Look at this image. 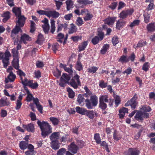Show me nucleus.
<instances>
[{
	"label": "nucleus",
	"instance_id": "5",
	"mask_svg": "<svg viewBox=\"0 0 155 155\" xmlns=\"http://www.w3.org/2000/svg\"><path fill=\"white\" fill-rule=\"evenodd\" d=\"M79 78V76L76 74L71 81L70 84L74 89L77 88L78 86L81 85Z\"/></svg>",
	"mask_w": 155,
	"mask_h": 155
},
{
	"label": "nucleus",
	"instance_id": "28",
	"mask_svg": "<svg viewBox=\"0 0 155 155\" xmlns=\"http://www.w3.org/2000/svg\"><path fill=\"white\" fill-rule=\"evenodd\" d=\"M147 30L149 31L153 32L155 30L154 23H151L148 24L147 27Z\"/></svg>",
	"mask_w": 155,
	"mask_h": 155
},
{
	"label": "nucleus",
	"instance_id": "2",
	"mask_svg": "<svg viewBox=\"0 0 155 155\" xmlns=\"http://www.w3.org/2000/svg\"><path fill=\"white\" fill-rule=\"evenodd\" d=\"M108 95H103L101 96L99 98V107L103 110L105 109L107 105L104 102H109V105L110 106H112L113 103V100L111 99H109Z\"/></svg>",
	"mask_w": 155,
	"mask_h": 155
},
{
	"label": "nucleus",
	"instance_id": "11",
	"mask_svg": "<svg viewBox=\"0 0 155 155\" xmlns=\"http://www.w3.org/2000/svg\"><path fill=\"white\" fill-rule=\"evenodd\" d=\"M16 78L15 75L12 71H11L10 72L7 77L5 78V82L6 83L8 82H13L14 81Z\"/></svg>",
	"mask_w": 155,
	"mask_h": 155
},
{
	"label": "nucleus",
	"instance_id": "29",
	"mask_svg": "<svg viewBox=\"0 0 155 155\" xmlns=\"http://www.w3.org/2000/svg\"><path fill=\"white\" fill-rule=\"evenodd\" d=\"M77 30V28L76 26L73 24H72L71 25L70 28L69 29L68 33L69 34H71L75 32Z\"/></svg>",
	"mask_w": 155,
	"mask_h": 155
},
{
	"label": "nucleus",
	"instance_id": "59",
	"mask_svg": "<svg viewBox=\"0 0 155 155\" xmlns=\"http://www.w3.org/2000/svg\"><path fill=\"white\" fill-rule=\"evenodd\" d=\"M146 41H140L138 43L137 45V46H136L135 48H136L137 47H142V46H143L146 45ZM135 48V47H134Z\"/></svg>",
	"mask_w": 155,
	"mask_h": 155
},
{
	"label": "nucleus",
	"instance_id": "40",
	"mask_svg": "<svg viewBox=\"0 0 155 155\" xmlns=\"http://www.w3.org/2000/svg\"><path fill=\"white\" fill-rule=\"evenodd\" d=\"M42 26L45 33L46 34H48V33L50 28L49 25H42Z\"/></svg>",
	"mask_w": 155,
	"mask_h": 155
},
{
	"label": "nucleus",
	"instance_id": "13",
	"mask_svg": "<svg viewBox=\"0 0 155 155\" xmlns=\"http://www.w3.org/2000/svg\"><path fill=\"white\" fill-rule=\"evenodd\" d=\"M126 23V21L123 19H120L117 21L116 25V28L118 30H120L122 28Z\"/></svg>",
	"mask_w": 155,
	"mask_h": 155
},
{
	"label": "nucleus",
	"instance_id": "6",
	"mask_svg": "<svg viewBox=\"0 0 155 155\" xmlns=\"http://www.w3.org/2000/svg\"><path fill=\"white\" fill-rule=\"evenodd\" d=\"M104 36V34L102 31H98L97 35L95 36L91 40V42L94 45H96L100 41L103 39Z\"/></svg>",
	"mask_w": 155,
	"mask_h": 155
},
{
	"label": "nucleus",
	"instance_id": "54",
	"mask_svg": "<svg viewBox=\"0 0 155 155\" xmlns=\"http://www.w3.org/2000/svg\"><path fill=\"white\" fill-rule=\"evenodd\" d=\"M55 2L56 9L57 10L60 9L61 6L62 5L63 3L61 2L58 1L57 0H55Z\"/></svg>",
	"mask_w": 155,
	"mask_h": 155
},
{
	"label": "nucleus",
	"instance_id": "56",
	"mask_svg": "<svg viewBox=\"0 0 155 155\" xmlns=\"http://www.w3.org/2000/svg\"><path fill=\"white\" fill-rule=\"evenodd\" d=\"M112 42L113 45L115 46L119 42L118 38L116 36L113 37L112 39Z\"/></svg>",
	"mask_w": 155,
	"mask_h": 155
},
{
	"label": "nucleus",
	"instance_id": "51",
	"mask_svg": "<svg viewBox=\"0 0 155 155\" xmlns=\"http://www.w3.org/2000/svg\"><path fill=\"white\" fill-rule=\"evenodd\" d=\"M141 109L144 112H149L151 110V109L149 106L146 105L143 106Z\"/></svg>",
	"mask_w": 155,
	"mask_h": 155
},
{
	"label": "nucleus",
	"instance_id": "18",
	"mask_svg": "<svg viewBox=\"0 0 155 155\" xmlns=\"http://www.w3.org/2000/svg\"><path fill=\"white\" fill-rule=\"evenodd\" d=\"M116 18L115 17H108L105 20V24L109 26L112 25L114 24Z\"/></svg>",
	"mask_w": 155,
	"mask_h": 155
},
{
	"label": "nucleus",
	"instance_id": "49",
	"mask_svg": "<svg viewBox=\"0 0 155 155\" xmlns=\"http://www.w3.org/2000/svg\"><path fill=\"white\" fill-rule=\"evenodd\" d=\"M143 16L144 17V21L145 23H147L149 22L150 16L149 14L147 13H145Z\"/></svg>",
	"mask_w": 155,
	"mask_h": 155
},
{
	"label": "nucleus",
	"instance_id": "38",
	"mask_svg": "<svg viewBox=\"0 0 155 155\" xmlns=\"http://www.w3.org/2000/svg\"><path fill=\"white\" fill-rule=\"evenodd\" d=\"M86 99L84 95H82L81 94H79L78 96V98L77 99V101L78 102L79 104H80L82 102H83L84 100H85Z\"/></svg>",
	"mask_w": 155,
	"mask_h": 155
},
{
	"label": "nucleus",
	"instance_id": "4",
	"mask_svg": "<svg viewBox=\"0 0 155 155\" xmlns=\"http://www.w3.org/2000/svg\"><path fill=\"white\" fill-rule=\"evenodd\" d=\"M11 56V54L10 52L7 50L4 53L2 52L0 53V60H2V61L4 68H6L8 64L9 58Z\"/></svg>",
	"mask_w": 155,
	"mask_h": 155
},
{
	"label": "nucleus",
	"instance_id": "22",
	"mask_svg": "<svg viewBox=\"0 0 155 155\" xmlns=\"http://www.w3.org/2000/svg\"><path fill=\"white\" fill-rule=\"evenodd\" d=\"M76 111L78 113L83 115L85 114L86 110L82 107H76Z\"/></svg>",
	"mask_w": 155,
	"mask_h": 155
},
{
	"label": "nucleus",
	"instance_id": "64",
	"mask_svg": "<svg viewBox=\"0 0 155 155\" xmlns=\"http://www.w3.org/2000/svg\"><path fill=\"white\" fill-rule=\"evenodd\" d=\"M83 20L82 19L78 17L76 21L77 24L78 26H81L83 24Z\"/></svg>",
	"mask_w": 155,
	"mask_h": 155
},
{
	"label": "nucleus",
	"instance_id": "37",
	"mask_svg": "<svg viewBox=\"0 0 155 155\" xmlns=\"http://www.w3.org/2000/svg\"><path fill=\"white\" fill-rule=\"evenodd\" d=\"M67 91L68 93V96L69 97L72 98H73L75 95V93L69 87L67 88Z\"/></svg>",
	"mask_w": 155,
	"mask_h": 155
},
{
	"label": "nucleus",
	"instance_id": "10",
	"mask_svg": "<svg viewBox=\"0 0 155 155\" xmlns=\"http://www.w3.org/2000/svg\"><path fill=\"white\" fill-rule=\"evenodd\" d=\"M18 20L17 21L16 24L18 25L19 26L21 27H23L25 23V20L26 18L24 15H21L18 16Z\"/></svg>",
	"mask_w": 155,
	"mask_h": 155
},
{
	"label": "nucleus",
	"instance_id": "34",
	"mask_svg": "<svg viewBox=\"0 0 155 155\" xmlns=\"http://www.w3.org/2000/svg\"><path fill=\"white\" fill-rule=\"evenodd\" d=\"M64 38V35L62 33H59L56 37L57 41L60 42V43H61L62 42V39Z\"/></svg>",
	"mask_w": 155,
	"mask_h": 155
},
{
	"label": "nucleus",
	"instance_id": "58",
	"mask_svg": "<svg viewBox=\"0 0 155 155\" xmlns=\"http://www.w3.org/2000/svg\"><path fill=\"white\" fill-rule=\"evenodd\" d=\"M101 146H103V147L105 148L107 152H109L108 145L105 141H104L102 142V143H101Z\"/></svg>",
	"mask_w": 155,
	"mask_h": 155
},
{
	"label": "nucleus",
	"instance_id": "60",
	"mask_svg": "<svg viewBox=\"0 0 155 155\" xmlns=\"http://www.w3.org/2000/svg\"><path fill=\"white\" fill-rule=\"evenodd\" d=\"M77 144L80 148H82L84 146V142L81 140H77Z\"/></svg>",
	"mask_w": 155,
	"mask_h": 155
},
{
	"label": "nucleus",
	"instance_id": "24",
	"mask_svg": "<svg viewBox=\"0 0 155 155\" xmlns=\"http://www.w3.org/2000/svg\"><path fill=\"white\" fill-rule=\"evenodd\" d=\"M12 64L15 69H18L19 67L18 58L13 59L12 62Z\"/></svg>",
	"mask_w": 155,
	"mask_h": 155
},
{
	"label": "nucleus",
	"instance_id": "21",
	"mask_svg": "<svg viewBox=\"0 0 155 155\" xmlns=\"http://www.w3.org/2000/svg\"><path fill=\"white\" fill-rule=\"evenodd\" d=\"M60 79L61 82H64L65 83H68L70 79V77L68 75L63 73Z\"/></svg>",
	"mask_w": 155,
	"mask_h": 155
},
{
	"label": "nucleus",
	"instance_id": "45",
	"mask_svg": "<svg viewBox=\"0 0 155 155\" xmlns=\"http://www.w3.org/2000/svg\"><path fill=\"white\" fill-rule=\"evenodd\" d=\"M49 119L54 125H57L59 121V120L56 117H51Z\"/></svg>",
	"mask_w": 155,
	"mask_h": 155
},
{
	"label": "nucleus",
	"instance_id": "63",
	"mask_svg": "<svg viewBox=\"0 0 155 155\" xmlns=\"http://www.w3.org/2000/svg\"><path fill=\"white\" fill-rule=\"evenodd\" d=\"M27 94L28 95L26 97V101H30L32 100H33V99L34 98L33 97L31 94H30V93Z\"/></svg>",
	"mask_w": 155,
	"mask_h": 155
},
{
	"label": "nucleus",
	"instance_id": "17",
	"mask_svg": "<svg viewBox=\"0 0 155 155\" xmlns=\"http://www.w3.org/2000/svg\"><path fill=\"white\" fill-rule=\"evenodd\" d=\"M21 28V27L16 24L15 28L13 29L12 32L11 37H12L13 39L14 38V36L16 35V34H17L20 31H21V32L22 31Z\"/></svg>",
	"mask_w": 155,
	"mask_h": 155
},
{
	"label": "nucleus",
	"instance_id": "50",
	"mask_svg": "<svg viewBox=\"0 0 155 155\" xmlns=\"http://www.w3.org/2000/svg\"><path fill=\"white\" fill-rule=\"evenodd\" d=\"M12 53L13 56V59L18 58V51H17L15 48H13L12 51Z\"/></svg>",
	"mask_w": 155,
	"mask_h": 155
},
{
	"label": "nucleus",
	"instance_id": "14",
	"mask_svg": "<svg viewBox=\"0 0 155 155\" xmlns=\"http://www.w3.org/2000/svg\"><path fill=\"white\" fill-rule=\"evenodd\" d=\"M59 133L55 132L53 133L50 136V137L51 142H58L59 138Z\"/></svg>",
	"mask_w": 155,
	"mask_h": 155
},
{
	"label": "nucleus",
	"instance_id": "53",
	"mask_svg": "<svg viewBox=\"0 0 155 155\" xmlns=\"http://www.w3.org/2000/svg\"><path fill=\"white\" fill-rule=\"evenodd\" d=\"M149 67V62H146L143 64L142 68L143 70L147 71L148 70Z\"/></svg>",
	"mask_w": 155,
	"mask_h": 155
},
{
	"label": "nucleus",
	"instance_id": "32",
	"mask_svg": "<svg viewBox=\"0 0 155 155\" xmlns=\"http://www.w3.org/2000/svg\"><path fill=\"white\" fill-rule=\"evenodd\" d=\"M20 148L22 150H24L27 148L28 146V142L25 141H21L19 145Z\"/></svg>",
	"mask_w": 155,
	"mask_h": 155
},
{
	"label": "nucleus",
	"instance_id": "39",
	"mask_svg": "<svg viewBox=\"0 0 155 155\" xmlns=\"http://www.w3.org/2000/svg\"><path fill=\"white\" fill-rule=\"evenodd\" d=\"M76 68L79 71H80L83 69V66L80 60H78L76 63Z\"/></svg>",
	"mask_w": 155,
	"mask_h": 155
},
{
	"label": "nucleus",
	"instance_id": "27",
	"mask_svg": "<svg viewBox=\"0 0 155 155\" xmlns=\"http://www.w3.org/2000/svg\"><path fill=\"white\" fill-rule=\"evenodd\" d=\"M13 12L15 13L17 17L21 15V12L20 8H14L12 10Z\"/></svg>",
	"mask_w": 155,
	"mask_h": 155
},
{
	"label": "nucleus",
	"instance_id": "35",
	"mask_svg": "<svg viewBox=\"0 0 155 155\" xmlns=\"http://www.w3.org/2000/svg\"><path fill=\"white\" fill-rule=\"evenodd\" d=\"M51 148L54 150H57L59 147L58 142H51Z\"/></svg>",
	"mask_w": 155,
	"mask_h": 155
},
{
	"label": "nucleus",
	"instance_id": "57",
	"mask_svg": "<svg viewBox=\"0 0 155 155\" xmlns=\"http://www.w3.org/2000/svg\"><path fill=\"white\" fill-rule=\"evenodd\" d=\"M127 15L125 11H123L120 14L119 17L122 19H124L127 17Z\"/></svg>",
	"mask_w": 155,
	"mask_h": 155
},
{
	"label": "nucleus",
	"instance_id": "16",
	"mask_svg": "<svg viewBox=\"0 0 155 155\" xmlns=\"http://www.w3.org/2000/svg\"><path fill=\"white\" fill-rule=\"evenodd\" d=\"M118 114L120 119H123L124 117L125 114L128 113V109L127 108L123 107L119 110Z\"/></svg>",
	"mask_w": 155,
	"mask_h": 155
},
{
	"label": "nucleus",
	"instance_id": "36",
	"mask_svg": "<svg viewBox=\"0 0 155 155\" xmlns=\"http://www.w3.org/2000/svg\"><path fill=\"white\" fill-rule=\"evenodd\" d=\"M113 97L115 99V104L117 106L120 102V99L119 96L114 94Z\"/></svg>",
	"mask_w": 155,
	"mask_h": 155
},
{
	"label": "nucleus",
	"instance_id": "7",
	"mask_svg": "<svg viewBox=\"0 0 155 155\" xmlns=\"http://www.w3.org/2000/svg\"><path fill=\"white\" fill-rule=\"evenodd\" d=\"M137 97L136 94H135L133 97L130 100L128 101L127 103L125 104V106L127 107L130 106L133 109H134L137 105L138 102L137 101Z\"/></svg>",
	"mask_w": 155,
	"mask_h": 155
},
{
	"label": "nucleus",
	"instance_id": "25",
	"mask_svg": "<svg viewBox=\"0 0 155 155\" xmlns=\"http://www.w3.org/2000/svg\"><path fill=\"white\" fill-rule=\"evenodd\" d=\"M65 2L67 5V9L68 11H69L73 7L74 3L71 0H67Z\"/></svg>",
	"mask_w": 155,
	"mask_h": 155
},
{
	"label": "nucleus",
	"instance_id": "55",
	"mask_svg": "<svg viewBox=\"0 0 155 155\" xmlns=\"http://www.w3.org/2000/svg\"><path fill=\"white\" fill-rule=\"evenodd\" d=\"M140 20H135L133 22L131 23L130 26V27H132L136 25H137L139 24Z\"/></svg>",
	"mask_w": 155,
	"mask_h": 155
},
{
	"label": "nucleus",
	"instance_id": "41",
	"mask_svg": "<svg viewBox=\"0 0 155 155\" xmlns=\"http://www.w3.org/2000/svg\"><path fill=\"white\" fill-rule=\"evenodd\" d=\"M129 61V59L125 55L121 56L120 58L119 59L118 61L122 63L124 62H127Z\"/></svg>",
	"mask_w": 155,
	"mask_h": 155
},
{
	"label": "nucleus",
	"instance_id": "43",
	"mask_svg": "<svg viewBox=\"0 0 155 155\" xmlns=\"http://www.w3.org/2000/svg\"><path fill=\"white\" fill-rule=\"evenodd\" d=\"M98 68L96 67H91L87 69V72L89 73H95L97 70Z\"/></svg>",
	"mask_w": 155,
	"mask_h": 155
},
{
	"label": "nucleus",
	"instance_id": "12",
	"mask_svg": "<svg viewBox=\"0 0 155 155\" xmlns=\"http://www.w3.org/2000/svg\"><path fill=\"white\" fill-rule=\"evenodd\" d=\"M47 16L50 18L52 17L53 18H58L60 15L59 13L55 10L48 11Z\"/></svg>",
	"mask_w": 155,
	"mask_h": 155
},
{
	"label": "nucleus",
	"instance_id": "30",
	"mask_svg": "<svg viewBox=\"0 0 155 155\" xmlns=\"http://www.w3.org/2000/svg\"><path fill=\"white\" fill-rule=\"evenodd\" d=\"M95 113L93 110H86L85 114L88 117L92 119L94 117V115Z\"/></svg>",
	"mask_w": 155,
	"mask_h": 155
},
{
	"label": "nucleus",
	"instance_id": "62",
	"mask_svg": "<svg viewBox=\"0 0 155 155\" xmlns=\"http://www.w3.org/2000/svg\"><path fill=\"white\" fill-rule=\"evenodd\" d=\"M92 17L93 15L92 14L88 13L84 18V20L85 21L90 20Z\"/></svg>",
	"mask_w": 155,
	"mask_h": 155
},
{
	"label": "nucleus",
	"instance_id": "47",
	"mask_svg": "<svg viewBox=\"0 0 155 155\" xmlns=\"http://www.w3.org/2000/svg\"><path fill=\"white\" fill-rule=\"evenodd\" d=\"M44 40V38L43 35L41 34H39L38 36V40L37 42L38 44H40L42 41Z\"/></svg>",
	"mask_w": 155,
	"mask_h": 155
},
{
	"label": "nucleus",
	"instance_id": "31",
	"mask_svg": "<svg viewBox=\"0 0 155 155\" xmlns=\"http://www.w3.org/2000/svg\"><path fill=\"white\" fill-rule=\"evenodd\" d=\"M10 12H6L2 15V16L4 18L3 19V21L4 22H5L10 18Z\"/></svg>",
	"mask_w": 155,
	"mask_h": 155
},
{
	"label": "nucleus",
	"instance_id": "23",
	"mask_svg": "<svg viewBox=\"0 0 155 155\" xmlns=\"http://www.w3.org/2000/svg\"><path fill=\"white\" fill-rule=\"evenodd\" d=\"M87 41H84L82 43L78 46V50L79 51L84 50L87 45L88 43Z\"/></svg>",
	"mask_w": 155,
	"mask_h": 155
},
{
	"label": "nucleus",
	"instance_id": "48",
	"mask_svg": "<svg viewBox=\"0 0 155 155\" xmlns=\"http://www.w3.org/2000/svg\"><path fill=\"white\" fill-rule=\"evenodd\" d=\"M94 139L96 140L97 143H100L101 142V139L99 134H96L94 135Z\"/></svg>",
	"mask_w": 155,
	"mask_h": 155
},
{
	"label": "nucleus",
	"instance_id": "20",
	"mask_svg": "<svg viewBox=\"0 0 155 155\" xmlns=\"http://www.w3.org/2000/svg\"><path fill=\"white\" fill-rule=\"evenodd\" d=\"M31 37L28 35L24 34L21 36L20 42H23L25 44L26 41H30L31 40Z\"/></svg>",
	"mask_w": 155,
	"mask_h": 155
},
{
	"label": "nucleus",
	"instance_id": "15",
	"mask_svg": "<svg viewBox=\"0 0 155 155\" xmlns=\"http://www.w3.org/2000/svg\"><path fill=\"white\" fill-rule=\"evenodd\" d=\"M33 101L34 104L36 105L38 110L40 112V113H42L43 107L40 104L38 99L37 98H34L33 99Z\"/></svg>",
	"mask_w": 155,
	"mask_h": 155
},
{
	"label": "nucleus",
	"instance_id": "1",
	"mask_svg": "<svg viewBox=\"0 0 155 155\" xmlns=\"http://www.w3.org/2000/svg\"><path fill=\"white\" fill-rule=\"evenodd\" d=\"M37 124L41 131L42 137H45L49 134L52 132V128L48 123L44 121L41 122L38 120L37 121Z\"/></svg>",
	"mask_w": 155,
	"mask_h": 155
},
{
	"label": "nucleus",
	"instance_id": "19",
	"mask_svg": "<svg viewBox=\"0 0 155 155\" xmlns=\"http://www.w3.org/2000/svg\"><path fill=\"white\" fill-rule=\"evenodd\" d=\"M23 127L28 132H33L34 131V127L32 124L30 123L27 125H23Z\"/></svg>",
	"mask_w": 155,
	"mask_h": 155
},
{
	"label": "nucleus",
	"instance_id": "26",
	"mask_svg": "<svg viewBox=\"0 0 155 155\" xmlns=\"http://www.w3.org/2000/svg\"><path fill=\"white\" fill-rule=\"evenodd\" d=\"M78 149V147L76 145L73 143L71 144L70 150L72 153H76Z\"/></svg>",
	"mask_w": 155,
	"mask_h": 155
},
{
	"label": "nucleus",
	"instance_id": "33",
	"mask_svg": "<svg viewBox=\"0 0 155 155\" xmlns=\"http://www.w3.org/2000/svg\"><path fill=\"white\" fill-rule=\"evenodd\" d=\"M109 48V45L108 44L104 45L102 49L101 50V53L102 54H105L107 51V50Z\"/></svg>",
	"mask_w": 155,
	"mask_h": 155
},
{
	"label": "nucleus",
	"instance_id": "42",
	"mask_svg": "<svg viewBox=\"0 0 155 155\" xmlns=\"http://www.w3.org/2000/svg\"><path fill=\"white\" fill-rule=\"evenodd\" d=\"M51 32L53 34L55 30V21L54 19H51Z\"/></svg>",
	"mask_w": 155,
	"mask_h": 155
},
{
	"label": "nucleus",
	"instance_id": "46",
	"mask_svg": "<svg viewBox=\"0 0 155 155\" xmlns=\"http://www.w3.org/2000/svg\"><path fill=\"white\" fill-rule=\"evenodd\" d=\"M66 150L64 148H61L58 151L57 155H64L66 153Z\"/></svg>",
	"mask_w": 155,
	"mask_h": 155
},
{
	"label": "nucleus",
	"instance_id": "3",
	"mask_svg": "<svg viewBox=\"0 0 155 155\" xmlns=\"http://www.w3.org/2000/svg\"><path fill=\"white\" fill-rule=\"evenodd\" d=\"M86 106L88 109L93 108V106H96L98 103V98L95 95L91 96L90 100L86 99L85 100Z\"/></svg>",
	"mask_w": 155,
	"mask_h": 155
},
{
	"label": "nucleus",
	"instance_id": "44",
	"mask_svg": "<svg viewBox=\"0 0 155 155\" xmlns=\"http://www.w3.org/2000/svg\"><path fill=\"white\" fill-rule=\"evenodd\" d=\"M10 103L8 101L4 100L3 98L0 100V106H7L9 105Z\"/></svg>",
	"mask_w": 155,
	"mask_h": 155
},
{
	"label": "nucleus",
	"instance_id": "9",
	"mask_svg": "<svg viewBox=\"0 0 155 155\" xmlns=\"http://www.w3.org/2000/svg\"><path fill=\"white\" fill-rule=\"evenodd\" d=\"M139 151L135 148H129L124 152V155H139Z\"/></svg>",
	"mask_w": 155,
	"mask_h": 155
},
{
	"label": "nucleus",
	"instance_id": "61",
	"mask_svg": "<svg viewBox=\"0 0 155 155\" xmlns=\"http://www.w3.org/2000/svg\"><path fill=\"white\" fill-rule=\"evenodd\" d=\"M81 36H72L71 37V39L74 42H77L79 40H81Z\"/></svg>",
	"mask_w": 155,
	"mask_h": 155
},
{
	"label": "nucleus",
	"instance_id": "8",
	"mask_svg": "<svg viewBox=\"0 0 155 155\" xmlns=\"http://www.w3.org/2000/svg\"><path fill=\"white\" fill-rule=\"evenodd\" d=\"M149 114L142 111H138L135 116V118L137 120H142L144 118L149 117Z\"/></svg>",
	"mask_w": 155,
	"mask_h": 155
},
{
	"label": "nucleus",
	"instance_id": "52",
	"mask_svg": "<svg viewBox=\"0 0 155 155\" xmlns=\"http://www.w3.org/2000/svg\"><path fill=\"white\" fill-rule=\"evenodd\" d=\"M18 70L17 71V73L18 75L20 76V79H21V78H22V76H24V77H25L26 74L21 69H18Z\"/></svg>",
	"mask_w": 155,
	"mask_h": 155
}]
</instances>
